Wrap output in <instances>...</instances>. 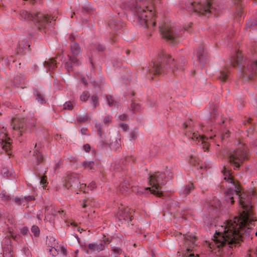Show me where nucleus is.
Returning <instances> with one entry per match:
<instances>
[{"label": "nucleus", "mask_w": 257, "mask_h": 257, "mask_svg": "<svg viewBox=\"0 0 257 257\" xmlns=\"http://www.w3.org/2000/svg\"><path fill=\"white\" fill-rule=\"evenodd\" d=\"M112 250L115 253L118 254H120L121 253V249L119 247L114 248Z\"/></svg>", "instance_id": "obj_48"}, {"label": "nucleus", "mask_w": 257, "mask_h": 257, "mask_svg": "<svg viewBox=\"0 0 257 257\" xmlns=\"http://www.w3.org/2000/svg\"><path fill=\"white\" fill-rule=\"evenodd\" d=\"M96 246L97 252L103 250L104 249V244L102 242H101L99 244L96 243Z\"/></svg>", "instance_id": "obj_41"}, {"label": "nucleus", "mask_w": 257, "mask_h": 257, "mask_svg": "<svg viewBox=\"0 0 257 257\" xmlns=\"http://www.w3.org/2000/svg\"><path fill=\"white\" fill-rule=\"evenodd\" d=\"M159 28L163 38L169 43L175 44L178 42L179 38L181 37V34L176 33L169 25L165 24L164 26H159Z\"/></svg>", "instance_id": "obj_11"}, {"label": "nucleus", "mask_w": 257, "mask_h": 257, "mask_svg": "<svg viewBox=\"0 0 257 257\" xmlns=\"http://www.w3.org/2000/svg\"><path fill=\"white\" fill-rule=\"evenodd\" d=\"M81 80H82V82L84 85H86V84H87V81H86V80H85L84 78H81Z\"/></svg>", "instance_id": "obj_64"}, {"label": "nucleus", "mask_w": 257, "mask_h": 257, "mask_svg": "<svg viewBox=\"0 0 257 257\" xmlns=\"http://www.w3.org/2000/svg\"><path fill=\"white\" fill-rule=\"evenodd\" d=\"M211 5L210 0H208L205 5L201 4L200 2L189 1L186 4V9L190 13L205 15L211 12Z\"/></svg>", "instance_id": "obj_8"}, {"label": "nucleus", "mask_w": 257, "mask_h": 257, "mask_svg": "<svg viewBox=\"0 0 257 257\" xmlns=\"http://www.w3.org/2000/svg\"><path fill=\"white\" fill-rule=\"evenodd\" d=\"M178 68L176 66L174 59L168 54L164 52L160 54V58L153 62L152 69H150V73L154 75L160 74L174 73Z\"/></svg>", "instance_id": "obj_3"}, {"label": "nucleus", "mask_w": 257, "mask_h": 257, "mask_svg": "<svg viewBox=\"0 0 257 257\" xmlns=\"http://www.w3.org/2000/svg\"><path fill=\"white\" fill-rule=\"evenodd\" d=\"M223 174L225 176L224 179L226 180L227 182L233 184L236 190H234L231 188L228 189L225 192V200L229 202H230L231 204H233L234 202L233 195L235 193L238 196L239 193H240V186L239 183L237 181H235L233 179V177L230 175L229 171L226 172V169L224 168L223 170Z\"/></svg>", "instance_id": "obj_9"}, {"label": "nucleus", "mask_w": 257, "mask_h": 257, "mask_svg": "<svg viewBox=\"0 0 257 257\" xmlns=\"http://www.w3.org/2000/svg\"><path fill=\"white\" fill-rule=\"evenodd\" d=\"M40 183L43 185H45L47 183L46 176L43 175V176L41 177Z\"/></svg>", "instance_id": "obj_46"}, {"label": "nucleus", "mask_w": 257, "mask_h": 257, "mask_svg": "<svg viewBox=\"0 0 257 257\" xmlns=\"http://www.w3.org/2000/svg\"><path fill=\"white\" fill-rule=\"evenodd\" d=\"M76 37L73 34H70L69 36V40L73 42H75L74 41L75 40Z\"/></svg>", "instance_id": "obj_56"}, {"label": "nucleus", "mask_w": 257, "mask_h": 257, "mask_svg": "<svg viewBox=\"0 0 257 257\" xmlns=\"http://www.w3.org/2000/svg\"><path fill=\"white\" fill-rule=\"evenodd\" d=\"M6 129L4 127H0V144L1 147L4 150L8 155H10L9 151L11 149V139L8 137Z\"/></svg>", "instance_id": "obj_13"}, {"label": "nucleus", "mask_w": 257, "mask_h": 257, "mask_svg": "<svg viewBox=\"0 0 257 257\" xmlns=\"http://www.w3.org/2000/svg\"><path fill=\"white\" fill-rule=\"evenodd\" d=\"M61 251L63 253V254L65 255H66L67 254V249L66 248L63 246H62L61 247Z\"/></svg>", "instance_id": "obj_53"}, {"label": "nucleus", "mask_w": 257, "mask_h": 257, "mask_svg": "<svg viewBox=\"0 0 257 257\" xmlns=\"http://www.w3.org/2000/svg\"><path fill=\"white\" fill-rule=\"evenodd\" d=\"M228 133H229V131H227L225 133V134H223L222 135V137L223 138H228V137H229Z\"/></svg>", "instance_id": "obj_62"}, {"label": "nucleus", "mask_w": 257, "mask_h": 257, "mask_svg": "<svg viewBox=\"0 0 257 257\" xmlns=\"http://www.w3.org/2000/svg\"><path fill=\"white\" fill-rule=\"evenodd\" d=\"M106 99L109 105V106H113L116 102L114 101L113 97L111 95H107L106 96Z\"/></svg>", "instance_id": "obj_31"}, {"label": "nucleus", "mask_w": 257, "mask_h": 257, "mask_svg": "<svg viewBox=\"0 0 257 257\" xmlns=\"http://www.w3.org/2000/svg\"><path fill=\"white\" fill-rule=\"evenodd\" d=\"M103 122L105 125H108L111 122V117L108 115L106 116L103 119Z\"/></svg>", "instance_id": "obj_40"}, {"label": "nucleus", "mask_w": 257, "mask_h": 257, "mask_svg": "<svg viewBox=\"0 0 257 257\" xmlns=\"http://www.w3.org/2000/svg\"><path fill=\"white\" fill-rule=\"evenodd\" d=\"M3 257H14V255L12 251L6 249L4 252Z\"/></svg>", "instance_id": "obj_38"}, {"label": "nucleus", "mask_w": 257, "mask_h": 257, "mask_svg": "<svg viewBox=\"0 0 257 257\" xmlns=\"http://www.w3.org/2000/svg\"><path fill=\"white\" fill-rule=\"evenodd\" d=\"M93 11V9L87 6L83 7L82 13L84 14H90Z\"/></svg>", "instance_id": "obj_36"}, {"label": "nucleus", "mask_w": 257, "mask_h": 257, "mask_svg": "<svg viewBox=\"0 0 257 257\" xmlns=\"http://www.w3.org/2000/svg\"><path fill=\"white\" fill-rule=\"evenodd\" d=\"M13 201L18 204H20L21 203L22 199L20 198H16L13 199Z\"/></svg>", "instance_id": "obj_54"}, {"label": "nucleus", "mask_w": 257, "mask_h": 257, "mask_svg": "<svg viewBox=\"0 0 257 257\" xmlns=\"http://www.w3.org/2000/svg\"><path fill=\"white\" fill-rule=\"evenodd\" d=\"M64 186L68 189H76L79 188L80 180L78 174L68 173L63 177Z\"/></svg>", "instance_id": "obj_12"}, {"label": "nucleus", "mask_w": 257, "mask_h": 257, "mask_svg": "<svg viewBox=\"0 0 257 257\" xmlns=\"http://www.w3.org/2000/svg\"><path fill=\"white\" fill-rule=\"evenodd\" d=\"M67 57L69 59V62H66L65 63V68L68 72L72 71V67L73 65L78 66L80 63L77 58L74 56H71L68 55Z\"/></svg>", "instance_id": "obj_18"}, {"label": "nucleus", "mask_w": 257, "mask_h": 257, "mask_svg": "<svg viewBox=\"0 0 257 257\" xmlns=\"http://www.w3.org/2000/svg\"><path fill=\"white\" fill-rule=\"evenodd\" d=\"M241 72L243 77L246 79H252L256 75V70L251 63L247 64L246 66H243Z\"/></svg>", "instance_id": "obj_17"}, {"label": "nucleus", "mask_w": 257, "mask_h": 257, "mask_svg": "<svg viewBox=\"0 0 257 257\" xmlns=\"http://www.w3.org/2000/svg\"><path fill=\"white\" fill-rule=\"evenodd\" d=\"M28 231H29V230H28V228L26 227H23L21 230V233L24 234V235H25V234H27Z\"/></svg>", "instance_id": "obj_50"}, {"label": "nucleus", "mask_w": 257, "mask_h": 257, "mask_svg": "<svg viewBox=\"0 0 257 257\" xmlns=\"http://www.w3.org/2000/svg\"><path fill=\"white\" fill-rule=\"evenodd\" d=\"M239 203L243 209L239 217H234L233 220H229L216 231L213 240L217 247L228 246L232 248L240 245L245 237H248L251 232L249 224L256 220L252 215L251 204V195L244 192L238 195Z\"/></svg>", "instance_id": "obj_1"}, {"label": "nucleus", "mask_w": 257, "mask_h": 257, "mask_svg": "<svg viewBox=\"0 0 257 257\" xmlns=\"http://www.w3.org/2000/svg\"><path fill=\"white\" fill-rule=\"evenodd\" d=\"M127 117V116L125 114H123L119 116V118L121 120H125Z\"/></svg>", "instance_id": "obj_55"}, {"label": "nucleus", "mask_w": 257, "mask_h": 257, "mask_svg": "<svg viewBox=\"0 0 257 257\" xmlns=\"http://www.w3.org/2000/svg\"><path fill=\"white\" fill-rule=\"evenodd\" d=\"M86 131H87V128H83L80 131L81 134L83 135H86Z\"/></svg>", "instance_id": "obj_61"}, {"label": "nucleus", "mask_w": 257, "mask_h": 257, "mask_svg": "<svg viewBox=\"0 0 257 257\" xmlns=\"http://www.w3.org/2000/svg\"><path fill=\"white\" fill-rule=\"evenodd\" d=\"M82 165L85 169L93 170L94 169V163L93 161L83 162Z\"/></svg>", "instance_id": "obj_26"}, {"label": "nucleus", "mask_w": 257, "mask_h": 257, "mask_svg": "<svg viewBox=\"0 0 257 257\" xmlns=\"http://www.w3.org/2000/svg\"><path fill=\"white\" fill-rule=\"evenodd\" d=\"M90 103L93 105L94 108L99 105V98L97 95H93L91 96Z\"/></svg>", "instance_id": "obj_25"}, {"label": "nucleus", "mask_w": 257, "mask_h": 257, "mask_svg": "<svg viewBox=\"0 0 257 257\" xmlns=\"http://www.w3.org/2000/svg\"><path fill=\"white\" fill-rule=\"evenodd\" d=\"M18 53L23 52L24 50L23 48H21V45L20 44H19V46L17 48Z\"/></svg>", "instance_id": "obj_58"}, {"label": "nucleus", "mask_w": 257, "mask_h": 257, "mask_svg": "<svg viewBox=\"0 0 257 257\" xmlns=\"http://www.w3.org/2000/svg\"><path fill=\"white\" fill-rule=\"evenodd\" d=\"M184 129L185 135L187 136L190 137L191 140L195 141L197 144L200 142H201L202 145V148L205 151H208L209 148V144L207 142L208 138L204 135L201 136L197 133H193L192 134L189 132H191L192 127L194 126V123L191 119H189L188 121L184 122L183 124Z\"/></svg>", "instance_id": "obj_6"}, {"label": "nucleus", "mask_w": 257, "mask_h": 257, "mask_svg": "<svg viewBox=\"0 0 257 257\" xmlns=\"http://www.w3.org/2000/svg\"><path fill=\"white\" fill-rule=\"evenodd\" d=\"M251 64L253 65V67L254 68L255 70H256V72H257V60L255 61L253 63H251Z\"/></svg>", "instance_id": "obj_59"}, {"label": "nucleus", "mask_w": 257, "mask_h": 257, "mask_svg": "<svg viewBox=\"0 0 257 257\" xmlns=\"http://www.w3.org/2000/svg\"><path fill=\"white\" fill-rule=\"evenodd\" d=\"M82 207L83 208L87 207V206L90 205L89 201L88 199H84L81 203Z\"/></svg>", "instance_id": "obj_42"}, {"label": "nucleus", "mask_w": 257, "mask_h": 257, "mask_svg": "<svg viewBox=\"0 0 257 257\" xmlns=\"http://www.w3.org/2000/svg\"><path fill=\"white\" fill-rule=\"evenodd\" d=\"M194 188L193 183H190L186 185L185 189L183 191L184 194L186 196L189 194Z\"/></svg>", "instance_id": "obj_28"}, {"label": "nucleus", "mask_w": 257, "mask_h": 257, "mask_svg": "<svg viewBox=\"0 0 257 257\" xmlns=\"http://www.w3.org/2000/svg\"><path fill=\"white\" fill-rule=\"evenodd\" d=\"M13 128L14 130H18L19 132L18 135L21 136L22 133L24 131V127L26 125V121L24 118L22 117H15L12 119V124Z\"/></svg>", "instance_id": "obj_15"}, {"label": "nucleus", "mask_w": 257, "mask_h": 257, "mask_svg": "<svg viewBox=\"0 0 257 257\" xmlns=\"http://www.w3.org/2000/svg\"><path fill=\"white\" fill-rule=\"evenodd\" d=\"M59 56H60V54H58L55 58L50 59L47 61H45V67L48 69L49 71L53 70V69L57 68V66L56 63V59Z\"/></svg>", "instance_id": "obj_20"}, {"label": "nucleus", "mask_w": 257, "mask_h": 257, "mask_svg": "<svg viewBox=\"0 0 257 257\" xmlns=\"http://www.w3.org/2000/svg\"><path fill=\"white\" fill-rule=\"evenodd\" d=\"M120 127L123 129V130L124 131H126L127 130L128 128V125H127V124L125 123H121L120 124Z\"/></svg>", "instance_id": "obj_49"}, {"label": "nucleus", "mask_w": 257, "mask_h": 257, "mask_svg": "<svg viewBox=\"0 0 257 257\" xmlns=\"http://www.w3.org/2000/svg\"><path fill=\"white\" fill-rule=\"evenodd\" d=\"M73 104L71 101L66 102L64 104V109L68 110H72L73 109Z\"/></svg>", "instance_id": "obj_32"}, {"label": "nucleus", "mask_w": 257, "mask_h": 257, "mask_svg": "<svg viewBox=\"0 0 257 257\" xmlns=\"http://www.w3.org/2000/svg\"><path fill=\"white\" fill-rule=\"evenodd\" d=\"M112 144L110 142V137L109 135H104L101 138V140L97 145V148L99 150H103L106 147H112Z\"/></svg>", "instance_id": "obj_19"}, {"label": "nucleus", "mask_w": 257, "mask_h": 257, "mask_svg": "<svg viewBox=\"0 0 257 257\" xmlns=\"http://www.w3.org/2000/svg\"><path fill=\"white\" fill-rule=\"evenodd\" d=\"M35 96L36 98L38 101L40 102L41 103H43L44 102H45L43 95L40 92L36 91L35 92Z\"/></svg>", "instance_id": "obj_30"}, {"label": "nucleus", "mask_w": 257, "mask_h": 257, "mask_svg": "<svg viewBox=\"0 0 257 257\" xmlns=\"http://www.w3.org/2000/svg\"><path fill=\"white\" fill-rule=\"evenodd\" d=\"M134 212L133 209L130 208H119L117 212V217L122 223H128L132 220Z\"/></svg>", "instance_id": "obj_14"}, {"label": "nucleus", "mask_w": 257, "mask_h": 257, "mask_svg": "<svg viewBox=\"0 0 257 257\" xmlns=\"http://www.w3.org/2000/svg\"><path fill=\"white\" fill-rule=\"evenodd\" d=\"M111 143L112 144V147H110L111 149L116 150L117 149H119L120 147V145L117 140H115V141L114 143L112 142H111Z\"/></svg>", "instance_id": "obj_37"}, {"label": "nucleus", "mask_w": 257, "mask_h": 257, "mask_svg": "<svg viewBox=\"0 0 257 257\" xmlns=\"http://www.w3.org/2000/svg\"><path fill=\"white\" fill-rule=\"evenodd\" d=\"M130 185L128 184L127 181H124L121 182L119 186V191L122 193H125L127 192L129 189Z\"/></svg>", "instance_id": "obj_22"}, {"label": "nucleus", "mask_w": 257, "mask_h": 257, "mask_svg": "<svg viewBox=\"0 0 257 257\" xmlns=\"http://www.w3.org/2000/svg\"><path fill=\"white\" fill-rule=\"evenodd\" d=\"M88 119V115L87 114H86L84 115H78L76 116V120L77 122L80 123H83L86 122Z\"/></svg>", "instance_id": "obj_27"}, {"label": "nucleus", "mask_w": 257, "mask_h": 257, "mask_svg": "<svg viewBox=\"0 0 257 257\" xmlns=\"http://www.w3.org/2000/svg\"><path fill=\"white\" fill-rule=\"evenodd\" d=\"M31 231L35 236H38L40 234V230L37 225L32 226Z\"/></svg>", "instance_id": "obj_33"}, {"label": "nucleus", "mask_w": 257, "mask_h": 257, "mask_svg": "<svg viewBox=\"0 0 257 257\" xmlns=\"http://www.w3.org/2000/svg\"><path fill=\"white\" fill-rule=\"evenodd\" d=\"M25 199L27 201H31L34 200L35 199V198L33 196H28L25 197Z\"/></svg>", "instance_id": "obj_57"}, {"label": "nucleus", "mask_w": 257, "mask_h": 257, "mask_svg": "<svg viewBox=\"0 0 257 257\" xmlns=\"http://www.w3.org/2000/svg\"><path fill=\"white\" fill-rule=\"evenodd\" d=\"M105 48L104 46L100 45V44H98L97 46V49L99 51H101V52L105 50Z\"/></svg>", "instance_id": "obj_52"}, {"label": "nucleus", "mask_w": 257, "mask_h": 257, "mask_svg": "<svg viewBox=\"0 0 257 257\" xmlns=\"http://www.w3.org/2000/svg\"><path fill=\"white\" fill-rule=\"evenodd\" d=\"M0 196H1V198H2V199L4 200L8 201V200H9L11 199L10 196L7 195L6 193H2L0 194Z\"/></svg>", "instance_id": "obj_43"}, {"label": "nucleus", "mask_w": 257, "mask_h": 257, "mask_svg": "<svg viewBox=\"0 0 257 257\" xmlns=\"http://www.w3.org/2000/svg\"><path fill=\"white\" fill-rule=\"evenodd\" d=\"M95 127L97 129V131L98 132V134L100 137V138H102V136L104 135L102 134V131L101 129V125L100 123H96L95 124Z\"/></svg>", "instance_id": "obj_34"}, {"label": "nucleus", "mask_w": 257, "mask_h": 257, "mask_svg": "<svg viewBox=\"0 0 257 257\" xmlns=\"http://www.w3.org/2000/svg\"><path fill=\"white\" fill-rule=\"evenodd\" d=\"M131 108L134 111H138L140 109V105L139 103L133 101L131 104Z\"/></svg>", "instance_id": "obj_35"}, {"label": "nucleus", "mask_w": 257, "mask_h": 257, "mask_svg": "<svg viewBox=\"0 0 257 257\" xmlns=\"http://www.w3.org/2000/svg\"><path fill=\"white\" fill-rule=\"evenodd\" d=\"M183 244L181 248V251L185 252L183 254L182 257H199V255L192 252L193 249L195 246L196 237L192 235H183Z\"/></svg>", "instance_id": "obj_10"}, {"label": "nucleus", "mask_w": 257, "mask_h": 257, "mask_svg": "<svg viewBox=\"0 0 257 257\" xmlns=\"http://www.w3.org/2000/svg\"><path fill=\"white\" fill-rule=\"evenodd\" d=\"M228 71L227 67H225L223 70H221L218 79L222 82H225L228 78Z\"/></svg>", "instance_id": "obj_24"}, {"label": "nucleus", "mask_w": 257, "mask_h": 257, "mask_svg": "<svg viewBox=\"0 0 257 257\" xmlns=\"http://www.w3.org/2000/svg\"><path fill=\"white\" fill-rule=\"evenodd\" d=\"M189 162L191 165L195 167H196L197 168L198 166L200 169H202L203 168L202 165H200L199 160L196 157L191 156L189 160Z\"/></svg>", "instance_id": "obj_23"}, {"label": "nucleus", "mask_w": 257, "mask_h": 257, "mask_svg": "<svg viewBox=\"0 0 257 257\" xmlns=\"http://www.w3.org/2000/svg\"><path fill=\"white\" fill-rule=\"evenodd\" d=\"M88 248L89 249H90L92 252L97 251L96 243L88 244Z\"/></svg>", "instance_id": "obj_39"}, {"label": "nucleus", "mask_w": 257, "mask_h": 257, "mask_svg": "<svg viewBox=\"0 0 257 257\" xmlns=\"http://www.w3.org/2000/svg\"><path fill=\"white\" fill-rule=\"evenodd\" d=\"M90 146L88 144H85L83 146V149L86 152H89L90 150Z\"/></svg>", "instance_id": "obj_47"}, {"label": "nucleus", "mask_w": 257, "mask_h": 257, "mask_svg": "<svg viewBox=\"0 0 257 257\" xmlns=\"http://www.w3.org/2000/svg\"><path fill=\"white\" fill-rule=\"evenodd\" d=\"M126 5L128 10L137 14L138 21L143 26L147 28L156 26L154 0H136L135 4L133 2Z\"/></svg>", "instance_id": "obj_2"}, {"label": "nucleus", "mask_w": 257, "mask_h": 257, "mask_svg": "<svg viewBox=\"0 0 257 257\" xmlns=\"http://www.w3.org/2000/svg\"><path fill=\"white\" fill-rule=\"evenodd\" d=\"M20 15L24 20L32 21L34 23H37L39 30L44 29L49 23H51V20H56L54 19V18L53 17L48 15H43L41 13L31 14L25 10L21 11Z\"/></svg>", "instance_id": "obj_4"}, {"label": "nucleus", "mask_w": 257, "mask_h": 257, "mask_svg": "<svg viewBox=\"0 0 257 257\" xmlns=\"http://www.w3.org/2000/svg\"><path fill=\"white\" fill-rule=\"evenodd\" d=\"M203 49L201 48L199 50V51L197 54V57L198 58V59L200 61L201 60V59L203 57Z\"/></svg>", "instance_id": "obj_45"}, {"label": "nucleus", "mask_w": 257, "mask_h": 257, "mask_svg": "<svg viewBox=\"0 0 257 257\" xmlns=\"http://www.w3.org/2000/svg\"><path fill=\"white\" fill-rule=\"evenodd\" d=\"M253 130H254L253 128H252V127L249 128L248 130H247L248 134H251L253 133Z\"/></svg>", "instance_id": "obj_63"}, {"label": "nucleus", "mask_w": 257, "mask_h": 257, "mask_svg": "<svg viewBox=\"0 0 257 257\" xmlns=\"http://www.w3.org/2000/svg\"><path fill=\"white\" fill-rule=\"evenodd\" d=\"M60 163H61L60 161L56 163V164L55 165V167H54L55 170H57L60 168Z\"/></svg>", "instance_id": "obj_60"}, {"label": "nucleus", "mask_w": 257, "mask_h": 257, "mask_svg": "<svg viewBox=\"0 0 257 257\" xmlns=\"http://www.w3.org/2000/svg\"><path fill=\"white\" fill-rule=\"evenodd\" d=\"M166 175L164 172H157L151 175L149 177V182L152 187H148L146 188V190H149L151 193L157 196H162L163 192L161 188L166 184Z\"/></svg>", "instance_id": "obj_5"}, {"label": "nucleus", "mask_w": 257, "mask_h": 257, "mask_svg": "<svg viewBox=\"0 0 257 257\" xmlns=\"http://www.w3.org/2000/svg\"><path fill=\"white\" fill-rule=\"evenodd\" d=\"M90 96L89 93L87 91H83L80 96V100L83 102H86Z\"/></svg>", "instance_id": "obj_29"}, {"label": "nucleus", "mask_w": 257, "mask_h": 257, "mask_svg": "<svg viewBox=\"0 0 257 257\" xmlns=\"http://www.w3.org/2000/svg\"><path fill=\"white\" fill-rule=\"evenodd\" d=\"M130 137L133 140H136L138 137V133L136 131H133L130 133Z\"/></svg>", "instance_id": "obj_44"}, {"label": "nucleus", "mask_w": 257, "mask_h": 257, "mask_svg": "<svg viewBox=\"0 0 257 257\" xmlns=\"http://www.w3.org/2000/svg\"><path fill=\"white\" fill-rule=\"evenodd\" d=\"M42 146L43 145L41 142L36 143L35 145L33 156L35 157L37 165H39L45 161V158L42 151Z\"/></svg>", "instance_id": "obj_16"}, {"label": "nucleus", "mask_w": 257, "mask_h": 257, "mask_svg": "<svg viewBox=\"0 0 257 257\" xmlns=\"http://www.w3.org/2000/svg\"><path fill=\"white\" fill-rule=\"evenodd\" d=\"M247 149L244 146H241L235 150L229 157V161L234 170H239L243 162L248 158Z\"/></svg>", "instance_id": "obj_7"}, {"label": "nucleus", "mask_w": 257, "mask_h": 257, "mask_svg": "<svg viewBox=\"0 0 257 257\" xmlns=\"http://www.w3.org/2000/svg\"><path fill=\"white\" fill-rule=\"evenodd\" d=\"M86 184H80L79 185V191H83L84 192H85V191L84 190L85 187H86Z\"/></svg>", "instance_id": "obj_51"}, {"label": "nucleus", "mask_w": 257, "mask_h": 257, "mask_svg": "<svg viewBox=\"0 0 257 257\" xmlns=\"http://www.w3.org/2000/svg\"><path fill=\"white\" fill-rule=\"evenodd\" d=\"M71 51L73 55L77 56L81 52V49L79 45L76 42L71 43L70 44Z\"/></svg>", "instance_id": "obj_21"}]
</instances>
